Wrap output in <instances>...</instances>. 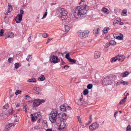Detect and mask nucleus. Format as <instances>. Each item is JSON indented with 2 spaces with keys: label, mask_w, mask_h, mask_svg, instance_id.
<instances>
[{
  "label": "nucleus",
  "mask_w": 131,
  "mask_h": 131,
  "mask_svg": "<svg viewBox=\"0 0 131 131\" xmlns=\"http://www.w3.org/2000/svg\"><path fill=\"white\" fill-rule=\"evenodd\" d=\"M32 58L31 55H29L26 58V60L28 61H30Z\"/></svg>",
  "instance_id": "obj_39"
},
{
  "label": "nucleus",
  "mask_w": 131,
  "mask_h": 131,
  "mask_svg": "<svg viewBox=\"0 0 131 131\" xmlns=\"http://www.w3.org/2000/svg\"><path fill=\"white\" fill-rule=\"evenodd\" d=\"M34 128L35 129H39V128L38 126H35V127H34Z\"/></svg>",
  "instance_id": "obj_57"
},
{
  "label": "nucleus",
  "mask_w": 131,
  "mask_h": 131,
  "mask_svg": "<svg viewBox=\"0 0 131 131\" xmlns=\"http://www.w3.org/2000/svg\"><path fill=\"white\" fill-rule=\"evenodd\" d=\"M102 11L104 13L107 14H108V10L105 8H103L102 9Z\"/></svg>",
  "instance_id": "obj_24"
},
{
  "label": "nucleus",
  "mask_w": 131,
  "mask_h": 131,
  "mask_svg": "<svg viewBox=\"0 0 131 131\" xmlns=\"http://www.w3.org/2000/svg\"><path fill=\"white\" fill-rule=\"evenodd\" d=\"M126 131H131V127L130 125H128L126 129Z\"/></svg>",
  "instance_id": "obj_36"
},
{
  "label": "nucleus",
  "mask_w": 131,
  "mask_h": 131,
  "mask_svg": "<svg viewBox=\"0 0 131 131\" xmlns=\"http://www.w3.org/2000/svg\"><path fill=\"white\" fill-rule=\"evenodd\" d=\"M45 79V77L43 75H42L40 77L38 78L39 81H43Z\"/></svg>",
  "instance_id": "obj_26"
},
{
  "label": "nucleus",
  "mask_w": 131,
  "mask_h": 131,
  "mask_svg": "<svg viewBox=\"0 0 131 131\" xmlns=\"http://www.w3.org/2000/svg\"><path fill=\"white\" fill-rule=\"evenodd\" d=\"M127 99V97L126 96L124 99H122L120 101L119 104H124L125 102Z\"/></svg>",
  "instance_id": "obj_22"
},
{
  "label": "nucleus",
  "mask_w": 131,
  "mask_h": 131,
  "mask_svg": "<svg viewBox=\"0 0 131 131\" xmlns=\"http://www.w3.org/2000/svg\"><path fill=\"white\" fill-rule=\"evenodd\" d=\"M89 31L87 30L85 31L80 30L78 32V34L79 37L81 39H83L88 37Z\"/></svg>",
  "instance_id": "obj_4"
},
{
  "label": "nucleus",
  "mask_w": 131,
  "mask_h": 131,
  "mask_svg": "<svg viewBox=\"0 0 131 131\" xmlns=\"http://www.w3.org/2000/svg\"><path fill=\"white\" fill-rule=\"evenodd\" d=\"M5 38L6 39L7 38H13L14 36V34L12 32H9L7 33H5Z\"/></svg>",
  "instance_id": "obj_9"
},
{
  "label": "nucleus",
  "mask_w": 131,
  "mask_h": 131,
  "mask_svg": "<svg viewBox=\"0 0 131 131\" xmlns=\"http://www.w3.org/2000/svg\"><path fill=\"white\" fill-rule=\"evenodd\" d=\"M4 32V30L3 29H1L0 31V36H3Z\"/></svg>",
  "instance_id": "obj_46"
},
{
  "label": "nucleus",
  "mask_w": 131,
  "mask_h": 131,
  "mask_svg": "<svg viewBox=\"0 0 131 131\" xmlns=\"http://www.w3.org/2000/svg\"><path fill=\"white\" fill-rule=\"evenodd\" d=\"M9 7L7 10L9 11V12H11L12 10V7L11 5H8Z\"/></svg>",
  "instance_id": "obj_38"
},
{
  "label": "nucleus",
  "mask_w": 131,
  "mask_h": 131,
  "mask_svg": "<svg viewBox=\"0 0 131 131\" xmlns=\"http://www.w3.org/2000/svg\"><path fill=\"white\" fill-rule=\"evenodd\" d=\"M60 110L63 112L66 111V108L65 107V104H63L62 105H61L60 106Z\"/></svg>",
  "instance_id": "obj_19"
},
{
  "label": "nucleus",
  "mask_w": 131,
  "mask_h": 131,
  "mask_svg": "<svg viewBox=\"0 0 131 131\" xmlns=\"http://www.w3.org/2000/svg\"><path fill=\"white\" fill-rule=\"evenodd\" d=\"M45 101L43 100L36 99L33 102V106L34 107H37L42 103H43Z\"/></svg>",
  "instance_id": "obj_5"
},
{
  "label": "nucleus",
  "mask_w": 131,
  "mask_h": 131,
  "mask_svg": "<svg viewBox=\"0 0 131 131\" xmlns=\"http://www.w3.org/2000/svg\"><path fill=\"white\" fill-rule=\"evenodd\" d=\"M8 61L10 63L11 62H12L13 61V59L12 58H9L8 59Z\"/></svg>",
  "instance_id": "obj_55"
},
{
  "label": "nucleus",
  "mask_w": 131,
  "mask_h": 131,
  "mask_svg": "<svg viewBox=\"0 0 131 131\" xmlns=\"http://www.w3.org/2000/svg\"><path fill=\"white\" fill-rule=\"evenodd\" d=\"M127 11L126 9H124L122 11V15L123 16H125L127 15Z\"/></svg>",
  "instance_id": "obj_31"
},
{
  "label": "nucleus",
  "mask_w": 131,
  "mask_h": 131,
  "mask_svg": "<svg viewBox=\"0 0 131 131\" xmlns=\"http://www.w3.org/2000/svg\"><path fill=\"white\" fill-rule=\"evenodd\" d=\"M28 82H36V79L35 78H32L29 79Z\"/></svg>",
  "instance_id": "obj_29"
},
{
  "label": "nucleus",
  "mask_w": 131,
  "mask_h": 131,
  "mask_svg": "<svg viewBox=\"0 0 131 131\" xmlns=\"http://www.w3.org/2000/svg\"><path fill=\"white\" fill-rule=\"evenodd\" d=\"M117 60V58L116 56L115 57L112 58L111 60V61L112 62H114L115 61Z\"/></svg>",
  "instance_id": "obj_28"
},
{
  "label": "nucleus",
  "mask_w": 131,
  "mask_h": 131,
  "mask_svg": "<svg viewBox=\"0 0 131 131\" xmlns=\"http://www.w3.org/2000/svg\"><path fill=\"white\" fill-rule=\"evenodd\" d=\"M109 79L110 80L111 82V83H112V82L115 80L116 79V77L115 75H112L108 77Z\"/></svg>",
  "instance_id": "obj_15"
},
{
  "label": "nucleus",
  "mask_w": 131,
  "mask_h": 131,
  "mask_svg": "<svg viewBox=\"0 0 131 131\" xmlns=\"http://www.w3.org/2000/svg\"><path fill=\"white\" fill-rule=\"evenodd\" d=\"M12 126H14V125L12 123L9 124L6 126V128L8 129L10 127H12Z\"/></svg>",
  "instance_id": "obj_23"
},
{
  "label": "nucleus",
  "mask_w": 131,
  "mask_h": 131,
  "mask_svg": "<svg viewBox=\"0 0 131 131\" xmlns=\"http://www.w3.org/2000/svg\"><path fill=\"white\" fill-rule=\"evenodd\" d=\"M19 17H16L15 18V20L16 21V22L17 23H19L22 20V18L21 19H19Z\"/></svg>",
  "instance_id": "obj_21"
},
{
  "label": "nucleus",
  "mask_w": 131,
  "mask_h": 131,
  "mask_svg": "<svg viewBox=\"0 0 131 131\" xmlns=\"http://www.w3.org/2000/svg\"><path fill=\"white\" fill-rule=\"evenodd\" d=\"M66 126V124L63 122H62L59 125L58 129L59 130H62L64 129Z\"/></svg>",
  "instance_id": "obj_12"
},
{
  "label": "nucleus",
  "mask_w": 131,
  "mask_h": 131,
  "mask_svg": "<svg viewBox=\"0 0 131 131\" xmlns=\"http://www.w3.org/2000/svg\"><path fill=\"white\" fill-rule=\"evenodd\" d=\"M92 115H90L89 118V120L88 121L89 123V124L91 123L92 122Z\"/></svg>",
  "instance_id": "obj_40"
},
{
  "label": "nucleus",
  "mask_w": 131,
  "mask_h": 131,
  "mask_svg": "<svg viewBox=\"0 0 131 131\" xmlns=\"http://www.w3.org/2000/svg\"><path fill=\"white\" fill-rule=\"evenodd\" d=\"M47 12H46L43 15V17L42 18V19H43V18H44L45 17L46 15H47Z\"/></svg>",
  "instance_id": "obj_56"
},
{
  "label": "nucleus",
  "mask_w": 131,
  "mask_h": 131,
  "mask_svg": "<svg viewBox=\"0 0 131 131\" xmlns=\"http://www.w3.org/2000/svg\"><path fill=\"white\" fill-rule=\"evenodd\" d=\"M69 66L67 65H65L64 67V68L66 70H67L69 68Z\"/></svg>",
  "instance_id": "obj_51"
},
{
  "label": "nucleus",
  "mask_w": 131,
  "mask_h": 131,
  "mask_svg": "<svg viewBox=\"0 0 131 131\" xmlns=\"http://www.w3.org/2000/svg\"><path fill=\"white\" fill-rule=\"evenodd\" d=\"M34 89L36 91H41V88L39 87H34Z\"/></svg>",
  "instance_id": "obj_32"
},
{
  "label": "nucleus",
  "mask_w": 131,
  "mask_h": 131,
  "mask_svg": "<svg viewBox=\"0 0 131 131\" xmlns=\"http://www.w3.org/2000/svg\"><path fill=\"white\" fill-rule=\"evenodd\" d=\"M57 112V111L54 110L51 111L49 115V118L52 123L56 122Z\"/></svg>",
  "instance_id": "obj_3"
},
{
  "label": "nucleus",
  "mask_w": 131,
  "mask_h": 131,
  "mask_svg": "<svg viewBox=\"0 0 131 131\" xmlns=\"http://www.w3.org/2000/svg\"><path fill=\"white\" fill-rule=\"evenodd\" d=\"M101 55L100 52L99 51H96L95 53L94 58L95 59H97L99 58Z\"/></svg>",
  "instance_id": "obj_14"
},
{
  "label": "nucleus",
  "mask_w": 131,
  "mask_h": 131,
  "mask_svg": "<svg viewBox=\"0 0 131 131\" xmlns=\"http://www.w3.org/2000/svg\"><path fill=\"white\" fill-rule=\"evenodd\" d=\"M52 38L49 39L46 42V44H48L52 39Z\"/></svg>",
  "instance_id": "obj_59"
},
{
  "label": "nucleus",
  "mask_w": 131,
  "mask_h": 131,
  "mask_svg": "<svg viewBox=\"0 0 131 131\" xmlns=\"http://www.w3.org/2000/svg\"><path fill=\"white\" fill-rule=\"evenodd\" d=\"M108 37H109L108 36H106V37H105V39H108V38H109Z\"/></svg>",
  "instance_id": "obj_64"
},
{
  "label": "nucleus",
  "mask_w": 131,
  "mask_h": 131,
  "mask_svg": "<svg viewBox=\"0 0 131 131\" xmlns=\"http://www.w3.org/2000/svg\"><path fill=\"white\" fill-rule=\"evenodd\" d=\"M8 112L10 114H12L13 113V110L12 109H9L8 110Z\"/></svg>",
  "instance_id": "obj_49"
},
{
  "label": "nucleus",
  "mask_w": 131,
  "mask_h": 131,
  "mask_svg": "<svg viewBox=\"0 0 131 131\" xmlns=\"http://www.w3.org/2000/svg\"><path fill=\"white\" fill-rule=\"evenodd\" d=\"M75 102L78 105H81L83 103V99L80 98L79 100H75Z\"/></svg>",
  "instance_id": "obj_13"
},
{
  "label": "nucleus",
  "mask_w": 131,
  "mask_h": 131,
  "mask_svg": "<svg viewBox=\"0 0 131 131\" xmlns=\"http://www.w3.org/2000/svg\"><path fill=\"white\" fill-rule=\"evenodd\" d=\"M42 36L44 38H46L48 36V35L47 33H43L42 34Z\"/></svg>",
  "instance_id": "obj_35"
},
{
  "label": "nucleus",
  "mask_w": 131,
  "mask_h": 131,
  "mask_svg": "<svg viewBox=\"0 0 131 131\" xmlns=\"http://www.w3.org/2000/svg\"><path fill=\"white\" fill-rule=\"evenodd\" d=\"M65 107L66 108V111L67 110H70L71 108L70 107L68 106L67 104H65Z\"/></svg>",
  "instance_id": "obj_43"
},
{
  "label": "nucleus",
  "mask_w": 131,
  "mask_h": 131,
  "mask_svg": "<svg viewBox=\"0 0 131 131\" xmlns=\"http://www.w3.org/2000/svg\"><path fill=\"white\" fill-rule=\"evenodd\" d=\"M120 36H117V39L119 40H122L123 38V35L122 34H120Z\"/></svg>",
  "instance_id": "obj_25"
},
{
  "label": "nucleus",
  "mask_w": 131,
  "mask_h": 131,
  "mask_svg": "<svg viewBox=\"0 0 131 131\" xmlns=\"http://www.w3.org/2000/svg\"><path fill=\"white\" fill-rule=\"evenodd\" d=\"M85 42L83 41L80 42L79 44V45L80 47H82L84 45Z\"/></svg>",
  "instance_id": "obj_41"
},
{
  "label": "nucleus",
  "mask_w": 131,
  "mask_h": 131,
  "mask_svg": "<svg viewBox=\"0 0 131 131\" xmlns=\"http://www.w3.org/2000/svg\"><path fill=\"white\" fill-rule=\"evenodd\" d=\"M110 30V28L108 27H105L103 30V31L104 33H106L108 31Z\"/></svg>",
  "instance_id": "obj_27"
},
{
  "label": "nucleus",
  "mask_w": 131,
  "mask_h": 131,
  "mask_svg": "<svg viewBox=\"0 0 131 131\" xmlns=\"http://www.w3.org/2000/svg\"><path fill=\"white\" fill-rule=\"evenodd\" d=\"M99 29L98 28L95 29L93 30V33L96 36L99 34Z\"/></svg>",
  "instance_id": "obj_18"
},
{
  "label": "nucleus",
  "mask_w": 131,
  "mask_h": 131,
  "mask_svg": "<svg viewBox=\"0 0 131 131\" xmlns=\"http://www.w3.org/2000/svg\"><path fill=\"white\" fill-rule=\"evenodd\" d=\"M21 92V91L19 90H16L15 93V94L17 95L18 94H20V93Z\"/></svg>",
  "instance_id": "obj_44"
},
{
  "label": "nucleus",
  "mask_w": 131,
  "mask_h": 131,
  "mask_svg": "<svg viewBox=\"0 0 131 131\" xmlns=\"http://www.w3.org/2000/svg\"><path fill=\"white\" fill-rule=\"evenodd\" d=\"M63 31L66 32H68L69 30V27L67 25H65L62 28Z\"/></svg>",
  "instance_id": "obj_16"
},
{
  "label": "nucleus",
  "mask_w": 131,
  "mask_h": 131,
  "mask_svg": "<svg viewBox=\"0 0 131 131\" xmlns=\"http://www.w3.org/2000/svg\"><path fill=\"white\" fill-rule=\"evenodd\" d=\"M92 85L91 84H89L87 86V88L89 89H91L92 87Z\"/></svg>",
  "instance_id": "obj_48"
},
{
  "label": "nucleus",
  "mask_w": 131,
  "mask_h": 131,
  "mask_svg": "<svg viewBox=\"0 0 131 131\" xmlns=\"http://www.w3.org/2000/svg\"><path fill=\"white\" fill-rule=\"evenodd\" d=\"M122 83H123V84L124 85H125V84L127 85L129 83L127 82H126L124 81H123V82H122Z\"/></svg>",
  "instance_id": "obj_58"
},
{
  "label": "nucleus",
  "mask_w": 131,
  "mask_h": 131,
  "mask_svg": "<svg viewBox=\"0 0 131 131\" xmlns=\"http://www.w3.org/2000/svg\"><path fill=\"white\" fill-rule=\"evenodd\" d=\"M99 126V125L97 122L93 123L89 127L90 130L92 131L98 129Z\"/></svg>",
  "instance_id": "obj_6"
},
{
  "label": "nucleus",
  "mask_w": 131,
  "mask_h": 131,
  "mask_svg": "<svg viewBox=\"0 0 131 131\" xmlns=\"http://www.w3.org/2000/svg\"><path fill=\"white\" fill-rule=\"evenodd\" d=\"M122 83V82L121 81H118V82L116 84V86H118L119 85H120V84Z\"/></svg>",
  "instance_id": "obj_50"
},
{
  "label": "nucleus",
  "mask_w": 131,
  "mask_h": 131,
  "mask_svg": "<svg viewBox=\"0 0 131 131\" xmlns=\"http://www.w3.org/2000/svg\"><path fill=\"white\" fill-rule=\"evenodd\" d=\"M8 104H6L3 106V109H7L8 108Z\"/></svg>",
  "instance_id": "obj_47"
},
{
  "label": "nucleus",
  "mask_w": 131,
  "mask_h": 131,
  "mask_svg": "<svg viewBox=\"0 0 131 131\" xmlns=\"http://www.w3.org/2000/svg\"><path fill=\"white\" fill-rule=\"evenodd\" d=\"M69 61L71 62H72L74 63H76V60H75L71 59V58L69 60Z\"/></svg>",
  "instance_id": "obj_45"
},
{
  "label": "nucleus",
  "mask_w": 131,
  "mask_h": 131,
  "mask_svg": "<svg viewBox=\"0 0 131 131\" xmlns=\"http://www.w3.org/2000/svg\"><path fill=\"white\" fill-rule=\"evenodd\" d=\"M78 119L79 121V122L80 123L81 120L80 117L79 116H78Z\"/></svg>",
  "instance_id": "obj_63"
},
{
  "label": "nucleus",
  "mask_w": 131,
  "mask_h": 131,
  "mask_svg": "<svg viewBox=\"0 0 131 131\" xmlns=\"http://www.w3.org/2000/svg\"><path fill=\"white\" fill-rule=\"evenodd\" d=\"M129 95V93H128L127 92H126L124 94V95L125 96H127V95Z\"/></svg>",
  "instance_id": "obj_60"
},
{
  "label": "nucleus",
  "mask_w": 131,
  "mask_h": 131,
  "mask_svg": "<svg viewBox=\"0 0 131 131\" xmlns=\"http://www.w3.org/2000/svg\"><path fill=\"white\" fill-rule=\"evenodd\" d=\"M52 129L51 128L47 129L46 131H52Z\"/></svg>",
  "instance_id": "obj_62"
},
{
  "label": "nucleus",
  "mask_w": 131,
  "mask_h": 131,
  "mask_svg": "<svg viewBox=\"0 0 131 131\" xmlns=\"http://www.w3.org/2000/svg\"><path fill=\"white\" fill-rule=\"evenodd\" d=\"M34 115L36 120H38V121L41 119V116L40 113L39 112L36 113Z\"/></svg>",
  "instance_id": "obj_11"
},
{
  "label": "nucleus",
  "mask_w": 131,
  "mask_h": 131,
  "mask_svg": "<svg viewBox=\"0 0 131 131\" xmlns=\"http://www.w3.org/2000/svg\"><path fill=\"white\" fill-rule=\"evenodd\" d=\"M110 45V43H106L105 46V47L108 48V47Z\"/></svg>",
  "instance_id": "obj_54"
},
{
  "label": "nucleus",
  "mask_w": 131,
  "mask_h": 131,
  "mask_svg": "<svg viewBox=\"0 0 131 131\" xmlns=\"http://www.w3.org/2000/svg\"><path fill=\"white\" fill-rule=\"evenodd\" d=\"M89 90L87 89H85L83 91V94L84 95H86L88 94Z\"/></svg>",
  "instance_id": "obj_34"
},
{
  "label": "nucleus",
  "mask_w": 131,
  "mask_h": 131,
  "mask_svg": "<svg viewBox=\"0 0 131 131\" xmlns=\"http://www.w3.org/2000/svg\"><path fill=\"white\" fill-rule=\"evenodd\" d=\"M116 22L117 21L120 22L121 21V19L119 18H117L114 20Z\"/></svg>",
  "instance_id": "obj_52"
},
{
  "label": "nucleus",
  "mask_w": 131,
  "mask_h": 131,
  "mask_svg": "<svg viewBox=\"0 0 131 131\" xmlns=\"http://www.w3.org/2000/svg\"><path fill=\"white\" fill-rule=\"evenodd\" d=\"M60 115H62L63 116V115H64L65 116H66V114H65L64 113H60L59 114H58V116H59V117H60Z\"/></svg>",
  "instance_id": "obj_53"
},
{
  "label": "nucleus",
  "mask_w": 131,
  "mask_h": 131,
  "mask_svg": "<svg viewBox=\"0 0 131 131\" xmlns=\"http://www.w3.org/2000/svg\"><path fill=\"white\" fill-rule=\"evenodd\" d=\"M110 45H116V42L114 40H111L109 42Z\"/></svg>",
  "instance_id": "obj_30"
},
{
  "label": "nucleus",
  "mask_w": 131,
  "mask_h": 131,
  "mask_svg": "<svg viewBox=\"0 0 131 131\" xmlns=\"http://www.w3.org/2000/svg\"><path fill=\"white\" fill-rule=\"evenodd\" d=\"M108 76L106 77L103 80L102 83L104 85H109L111 84V82Z\"/></svg>",
  "instance_id": "obj_8"
},
{
  "label": "nucleus",
  "mask_w": 131,
  "mask_h": 131,
  "mask_svg": "<svg viewBox=\"0 0 131 131\" xmlns=\"http://www.w3.org/2000/svg\"><path fill=\"white\" fill-rule=\"evenodd\" d=\"M129 73L128 71H125L124 73H122L121 74V75L123 77H125L127 76Z\"/></svg>",
  "instance_id": "obj_17"
},
{
  "label": "nucleus",
  "mask_w": 131,
  "mask_h": 131,
  "mask_svg": "<svg viewBox=\"0 0 131 131\" xmlns=\"http://www.w3.org/2000/svg\"><path fill=\"white\" fill-rule=\"evenodd\" d=\"M65 58L68 60L71 58L69 57V53H67L65 55Z\"/></svg>",
  "instance_id": "obj_37"
},
{
  "label": "nucleus",
  "mask_w": 131,
  "mask_h": 131,
  "mask_svg": "<svg viewBox=\"0 0 131 131\" xmlns=\"http://www.w3.org/2000/svg\"><path fill=\"white\" fill-rule=\"evenodd\" d=\"M108 50V48L105 47L104 48V50L106 51H107Z\"/></svg>",
  "instance_id": "obj_61"
},
{
  "label": "nucleus",
  "mask_w": 131,
  "mask_h": 131,
  "mask_svg": "<svg viewBox=\"0 0 131 131\" xmlns=\"http://www.w3.org/2000/svg\"><path fill=\"white\" fill-rule=\"evenodd\" d=\"M59 15V16L62 20L66 19L67 18V11L63 8H59L58 9Z\"/></svg>",
  "instance_id": "obj_2"
},
{
  "label": "nucleus",
  "mask_w": 131,
  "mask_h": 131,
  "mask_svg": "<svg viewBox=\"0 0 131 131\" xmlns=\"http://www.w3.org/2000/svg\"><path fill=\"white\" fill-rule=\"evenodd\" d=\"M24 11L23 10H21L20 11V13L18 15V17H19V19L22 18L23 14H24Z\"/></svg>",
  "instance_id": "obj_20"
},
{
  "label": "nucleus",
  "mask_w": 131,
  "mask_h": 131,
  "mask_svg": "<svg viewBox=\"0 0 131 131\" xmlns=\"http://www.w3.org/2000/svg\"><path fill=\"white\" fill-rule=\"evenodd\" d=\"M86 7V5L76 7L73 13L74 16L78 18L80 17L81 15L85 14L87 11Z\"/></svg>",
  "instance_id": "obj_1"
},
{
  "label": "nucleus",
  "mask_w": 131,
  "mask_h": 131,
  "mask_svg": "<svg viewBox=\"0 0 131 131\" xmlns=\"http://www.w3.org/2000/svg\"><path fill=\"white\" fill-rule=\"evenodd\" d=\"M15 68L16 69L18 68L20 66L19 64L18 63H16L15 64Z\"/></svg>",
  "instance_id": "obj_42"
},
{
  "label": "nucleus",
  "mask_w": 131,
  "mask_h": 131,
  "mask_svg": "<svg viewBox=\"0 0 131 131\" xmlns=\"http://www.w3.org/2000/svg\"><path fill=\"white\" fill-rule=\"evenodd\" d=\"M50 61L51 62L56 63L59 61L60 60L57 57L53 56L50 57Z\"/></svg>",
  "instance_id": "obj_7"
},
{
  "label": "nucleus",
  "mask_w": 131,
  "mask_h": 131,
  "mask_svg": "<svg viewBox=\"0 0 131 131\" xmlns=\"http://www.w3.org/2000/svg\"><path fill=\"white\" fill-rule=\"evenodd\" d=\"M117 57V60L120 62H122L124 60L125 57L123 55H118Z\"/></svg>",
  "instance_id": "obj_10"
},
{
  "label": "nucleus",
  "mask_w": 131,
  "mask_h": 131,
  "mask_svg": "<svg viewBox=\"0 0 131 131\" xmlns=\"http://www.w3.org/2000/svg\"><path fill=\"white\" fill-rule=\"evenodd\" d=\"M30 117L31 118L32 121L34 122H35V121H36V118H35V117H34L33 115L32 114H31L30 115Z\"/></svg>",
  "instance_id": "obj_33"
}]
</instances>
